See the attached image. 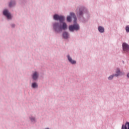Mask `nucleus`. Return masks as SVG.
<instances>
[{
  "mask_svg": "<svg viewBox=\"0 0 129 129\" xmlns=\"http://www.w3.org/2000/svg\"><path fill=\"white\" fill-rule=\"evenodd\" d=\"M54 20L56 21H59L60 23H55L53 24V29L55 30V32H60L62 30H66L67 29V24L64 22L65 21V18L64 16H59L55 14L53 16Z\"/></svg>",
  "mask_w": 129,
  "mask_h": 129,
  "instance_id": "obj_1",
  "label": "nucleus"
},
{
  "mask_svg": "<svg viewBox=\"0 0 129 129\" xmlns=\"http://www.w3.org/2000/svg\"><path fill=\"white\" fill-rule=\"evenodd\" d=\"M80 27L78 24H74V25H71L69 26V30L71 32H74L75 31H78Z\"/></svg>",
  "mask_w": 129,
  "mask_h": 129,
  "instance_id": "obj_2",
  "label": "nucleus"
},
{
  "mask_svg": "<svg viewBox=\"0 0 129 129\" xmlns=\"http://www.w3.org/2000/svg\"><path fill=\"white\" fill-rule=\"evenodd\" d=\"M122 48H123V51L124 52H128L129 51V45L125 43H123L122 44Z\"/></svg>",
  "mask_w": 129,
  "mask_h": 129,
  "instance_id": "obj_3",
  "label": "nucleus"
},
{
  "mask_svg": "<svg viewBox=\"0 0 129 129\" xmlns=\"http://www.w3.org/2000/svg\"><path fill=\"white\" fill-rule=\"evenodd\" d=\"M3 15H4V16H6L8 20L12 19V16L11 15V14L9 13L8 10H5L3 12Z\"/></svg>",
  "mask_w": 129,
  "mask_h": 129,
  "instance_id": "obj_4",
  "label": "nucleus"
},
{
  "mask_svg": "<svg viewBox=\"0 0 129 129\" xmlns=\"http://www.w3.org/2000/svg\"><path fill=\"white\" fill-rule=\"evenodd\" d=\"M38 77L39 74L37 72H34L32 75V78L33 79H34V80H37V79H38Z\"/></svg>",
  "mask_w": 129,
  "mask_h": 129,
  "instance_id": "obj_5",
  "label": "nucleus"
},
{
  "mask_svg": "<svg viewBox=\"0 0 129 129\" xmlns=\"http://www.w3.org/2000/svg\"><path fill=\"white\" fill-rule=\"evenodd\" d=\"M68 59L69 62H70V63H71V64H76V61L72 59V58H71V57H70V55H68Z\"/></svg>",
  "mask_w": 129,
  "mask_h": 129,
  "instance_id": "obj_6",
  "label": "nucleus"
},
{
  "mask_svg": "<svg viewBox=\"0 0 129 129\" xmlns=\"http://www.w3.org/2000/svg\"><path fill=\"white\" fill-rule=\"evenodd\" d=\"M70 16L72 18H73L74 19V23L76 24V21H77V19L76 18V16H75V14L73 13H70Z\"/></svg>",
  "mask_w": 129,
  "mask_h": 129,
  "instance_id": "obj_7",
  "label": "nucleus"
},
{
  "mask_svg": "<svg viewBox=\"0 0 129 129\" xmlns=\"http://www.w3.org/2000/svg\"><path fill=\"white\" fill-rule=\"evenodd\" d=\"M126 124L128 126V129H129V122H126L125 124H122L121 129H127V127H126Z\"/></svg>",
  "mask_w": 129,
  "mask_h": 129,
  "instance_id": "obj_8",
  "label": "nucleus"
},
{
  "mask_svg": "<svg viewBox=\"0 0 129 129\" xmlns=\"http://www.w3.org/2000/svg\"><path fill=\"white\" fill-rule=\"evenodd\" d=\"M119 75H120V71L119 69H117L116 71V74L114 75V76L117 77V76H119Z\"/></svg>",
  "mask_w": 129,
  "mask_h": 129,
  "instance_id": "obj_9",
  "label": "nucleus"
},
{
  "mask_svg": "<svg viewBox=\"0 0 129 129\" xmlns=\"http://www.w3.org/2000/svg\"><path fill=\"white\" fill-rule=\"evenodd\" d=\"M98 30H99V32H100V33H104V28L101 26H99L98 27Z\"/></svg>",
  "mask_w": 129,
  "mask_h": 129,
  "instance_id": "obj_10",
  "label": "nucleus"
},
{
  "mask_svg": "<svg viewBox=\"0 0 129 129\" xmlns=\"http://www.w3.org/2000/svg\"><path fill=\"white\" fill-rule=\"evenodd\" d=\"M63 38H64V39H67V38L69 37V35L68 34V33L64 32L63 34Z\"/></svg>",
  "mask_w": 129,
  "mask_h": 129,
  "instance_id": "obj_11",
  "label": "nucleus"
},
{
  "mask_svg": "<svg viewBox=\"0 0 129 129\" xmlns=\"http://www.w3.org/2000/svg\"><path fill=\"white\" fill-rule=\"evenodd\" d=\"M37 86H38V85H37V83H32V87H33V88H36V87H37Z\"/></svg>",
  "mask_w": 129,
  "mask_h": 129,
  "instance_id": "obj_12",
  "label": "nucleus"
},
{
  "mask_svg": "<svg viewBox=\"0 0 129 129\" xmlns=\"http://www.w3.org/2000/svg\"><path fill=\"white\" fill-rule=\"evenodd\" d=\"M67 20V22H69V23H70V22H71V16H68Z\"/></svg>",
  "mask_w": 129,
  "mask_h": 129,
  "instance_id": "obj_13",
  "label": "nucleus"
},
{
  "mask_svg": "<svg viewBox=\"0 0 129 129\" xmlns=\"http://www.w3.org/2000/svg\"><path fill=\"white\" fill-rule=\"evenodd\" d=\"M14 5H15V2H10V3L9 4V6L13 7Z\"/></svg>",
  "mask_w": 129,
  "mask_h": 129,
  "instance_id": "obj_14",
  "label": "nucleus"
},
{
  "mask_svg": "<svg viewBox=\"0 0 129 129\" xmlns=\"http://www.w3.org/2000/svg\"><path fill=\"white\" fill-rule=\"evenodd\" d=\"M78 15H79V16H82V15H83V13L82 12V11H80L79 12L77 13Z\"/></svg>",
  "mask_w": 129,
  "mask_h": 129,
  "instance_id": "obj_15",
  "label": "nucleus"
},
{
  "mask_svg": "<svg viewBox=\"0 0 129 129\" xmlns=\"http://www.w3.org/2000/svg\"><path fill=\"white\" fill-rule=\"evenodd\" d=\"M126 32H129V26H127L125 28Z\"/></svg>",
  "mask_w": 129,
  "mask_h": 129,
  "instance_id": "obj_16",
  "label": "nucleus"
},
{
  "mask_svg": "<svg viewBox=\"0 0 129 129\" xmlns=\"http://www.w3.org/2000/svg\"><path fill=\"white\" fill-rule=\"evenodd\" d=\"M112 78H113V76H110L108 77V80H111V79H112Z\"/></svg>",
  "mask_w": 129,
  "mask_h": 129,
  "instance_id": "obj_17",
  "label": "nucleus"
},
{
  "mask_svg": "<svg viewBox=\"0 0 129 129\" xmlns=\"http://www.w3.org/2000/svg\"><path fill=\"white\" fill-rule=\"evenodd\" d=\"M31 120L32 121H35V118H31Z\"/></svg>",
  "mask_w": 129,
  "mask_h": 129,
  "instance_id": "obj_18",
  "label": "nucleus"
},
{
  "mask_svg": "<svg viewBox=\"0 0 129 129\" xmlns=\"http://www.w3.org/2000/svg\"><path fill=\"white\" fill-rule=\"evenodd\" d=\"M127 77H128V78H129V73L127 75Z\"/></svg>",
  "mask_w": 129,
  "mask_h": 129,
  "instance_id": "obj_19",
  "label": "nucleus"
},
{
  "mask_svg": "<svg viewBox=\"0 0 129 129\" xmlns=\"http://www.w3.org/2000/svg\"><path fill=\"white\" fill-rule=\"evenodd\" d=\"M12 27H15V25H12Z\"/></svg>",
  "mask_w": 129,
  "mask_h": 129,
  "instance_id": "obj_20",
  "label": "nucleus"
}]
</instances>
